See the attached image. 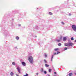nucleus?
<instances>
[{
	"label": "nucleus",
	"instance_id": "obj_26",
	"mask_svg": "<svg viewBox=\"0 0 76 76\" xmlns=\"http://www.w3.org/2000/svg\"><path fill=\"white\" fill-rule=\"evenodd\" d=\"M58 53H60V52H57V54H58Z\"/></svg>",
	"mask_w": 76,
	"mask_h": 76
},
{
	"label": "nucleus",
	"instance_id": "obj_3",
	"mask_svg": "<svg viewBox=\"0 0 76 76\" xmlns=\"http://www.w3.org/2000/svg\"><path fill=\"white\" fill-rule=\"evenodd\" d=\"M72 45H73V44L72 42H69V46H72Z\"/></svg>",
	"mask_w": 76,
	"mask_h": 76
},
{
	"label": "nucleus",
	"instance_id": "obj_25",
	"mask_svg": "<svg viewBox=\"0 0 76 76\" xmlns=\"http://www.w3.org/2000/svg\"><path fill=\"white\" fill-rule=\"evenodd\" d=\"M45 57H47V54H45Z\"/></svg>",
	"mask_w": 76,
	"mask_h": 76
},
{
	"label": "nucleus",
	"instance_id": "obj_22",
	"mask_svg": "<svg viewBox=\"0 0 76 76\" xmlns=\"http://www.w3.org/2000/svg\"><path fill=\"white\" fill-rule=\"evenodd\" d=\"M61 23L62 24V25H64V23L63 21L61 22Z\"/></svg>",
	"mask_w": 76,
	"mask_h": 76
},
{
	"label": "nucleus",
	"instance_id": "obj_14",
	"mask_svg": "<svg viewBox=\"0 0 76 76\" xmlns=\"http://www.w3.org/2000/svg\"><path fill=\"white\" fill-rule=\"evenodd\" d=\"M54 50H55V51H58V48L55 49Z\"/></svg>",
	"mask_w": 76,
	"mask_h": 76
},
{
	"label": "nucleus",
	"instance_id": "obj_8",
	"mask_svg": "<svg viewBox=\"0 0 76 76\" xmlns=\"http://www.w3.org/2000/svg\"><path fill=\"white\" fill-rule=\"evenodd\" d=\"M10 74V75H11V76H13V75H14V74L12 72H11Z\"/></svg>",
	"mask_w": 76,
	"mask_h": 76
},
{
	"label": "nucleus",
	"instance_id": "obj_30",
	"mask_svg": "<svg viewBox=\"0 0 76 76\" xmlns=\"http://www.w3.org/2000/svg\"><path fill=\"white\" fill-rule=\"evenodd\" d=\"M54 74H56V72H54Z\"/></svg>",
	"mask_w": 76,
	"mask_h": 76
},
{
	"label": "nucleus",
	"instance_id": "obj_32",
	"mask_svg": "<svg viewBox=\"0 0 76 76\" xmlns=\"http://www.w3.org/2000/svg\"><path fill=\"white\" fill-rule=\"evenodd\" d=\"M52 59H53V58H51V61H52Z\"/></svg>",
	"mask_w": 76,
	"mask_h": 76
},
{
	"label": "nucleus",
	"instance_id": "obj_7",
	"mask_svg": "<svg viewBox=\"0 0 76 76\" xmlns=\"http://www.w3.org/2000/svg\"><path fill=\"white\" fill-rule=\"evenodd\" d=\"M67 39V38L66 37H64L63 38V41H66V40Z\"/></svg>",
	"mask_w": 76,
	"mask_h": 76
},
{
	"label": "nucleus",
	"instance_id": "obj_6",
	"mask_svg": "<svg viewBox=\"0 0 76 76\" xmlns=\"http://www.w3.org/2000/svg\"><path fill=\"white\" fill-rule=\"evenodd\" d=\"M65 46H67V47H69V43H66L65 44Z\"/></svg>",
	"mask_w": 76,
	"mask_h": 76
},
{
	"label": "nucleus",
	"instance_id": "obj_10",
	"mask_svg": "<svg viewBox=\"0 0 76 76\" xmlns=\"http://www.w3.org/2000/svg\"><path fill=\"white\" fill-rule=\"evenodd\" d=\"M16 39H17V40H18L19 39V37H16Z\"/></svg>",
	"mask_w": 76,
	"mask_h": 76
},
{
	"label": "nucleus",
	"instance_id": "obj_17",
	"mask_svg": "<svg viewBox=\"0 0 76 76\" xmlns=\"http://www.w3.org/2000/svg\"><path fill=\"white\" fill-rule=\"evenodd\" d=\"M61 43H59L58 44V46H61Z\"/></svg>",
	"mask_w": 76,
	"mask_h": 76
},
{
	"label": "nucleus",
	"instance_id": "obj_1",
	"mask_svg": "<svg viewBox=\"0 0 76 76\" xmlns=\"http://www.w3.org/2000/svg\"><path fill=\"white\" fill-rule=\"evenodd\" d=\"M28 60L31 64L33 63V58L32 57H29L28 58Z\"/></svg>",
	"mask_w": 76,
	"mask_h": 76
},
{
	"label": "nucleus",
	"instance_id": "obj_33",
	"mask_svg": "<svg viewBox=\"0 0 76 76\" xmlns=\"http://www.w3.org/2000/svg\"><path fill=\"white\" fill-rule=\"evenodd\" d=\"M75 42H76V39L75 40Z\"/></svg>",
	"mask_w": 76,
	"mask_h": 76
},
{
	"label": "nucleus",
	"instance_id": "obj_27",
	"mask_svg": "<svg viewBox=\"0 0 76 76\" xmlns=\"http://www.w3.org/2000/svg\"><path fill=\"white\" fill-rule=\"evenodd\" d=\"M69 16H71V15H72L71 14H69Z\"/></svg>",
	"mask_w": 76,
	"mask_h": 76
},
{
	"label": "nucleus",
	"instance_id": "obj_23",
	"mask_svg": "<svg viewBox=\"0 0 76 76\" xmlns=\"http://www.w3.org/2000/svg\"><path fill=\"white\" fill-rule=\"evenodd\" d=\"M51 69H50L49 70V72H51Z\"/></svg>",
	"mask_w": 76,
	"mask_h": 76
},
{
	"label": "nucleus",
	"instance_id": "obj_5",
	"mask_svg": "<svg viewBox=\"0 0 76 76\" xmlns=\"http://www.w3.org/2000/svg\"><path fill=\"white\" fill-rule=\"evenodd\" d=\"M21 64L23 66H26V64H25V63L24 62H22Z\"/></svg>",
	"mask_w": 76,
	"mask_h": 76
},
{
	"label": "nucleus",
	"instance_id": "obj_20",
	"mask_svg": "<svg viewBox=\"0 0 76 76\" xmlns=\"http://www.w3.org/2000/svg\"><path fill=\"white\" fill-rule=\"evenodd\" d=\"M23 76H28V74H26V75H25Z\"/></svg>",
	"mask_w": 76,
	"mask_h": 76
},
{
	"label": "nucleus",
	"instance_id": "obj_13",
	"mask_svg": "<svg viewBox=\"0 0 76 76\" xmlns=\"http://www.w3.org/2000/svg\"><path fill=\"white\" fill-rule=\"evenodd\" d=\"M43 68H41V69L40 70L41 72H43Z\"/></svg>",
	"mask_w": 76,
	"mask_h": 76
},
{
	"label": "nucleus",
	"instance_id": "obj_24",
	"mask_svg": "<svg viewBox=\"0 0 76 76\" xmlns=\"http://www.w3.org/2000/svg\"><path fill=\"white\" fill-rule=\"evenodd\" d=\"M67 48H64V50H67Z\"/></svg>",
	"mask_w": 76,
	"mask_h": 76
},
{
	"label": "nucleus",
	"instance_id": "obj_9",
	"mask_svg": "<svg viewBox=\"0 0 76 76\" xmlns=\"http://www.w3.org/2000/svg\"><path fill=\"white\" fill-rule=\"evenodd\" d=\"M45 67H48L49 66V65L47 64H45Z\"/></svg>",
	"mask_w": 76,
	"mask_h": 76
},
{
	"label": "nucleus",
	"instance_id": "obj_16",
	"mask_svg": "<svg viewBox=\"0 0 76 76\" xmlns=\"http://www.w3.org/2000/svg\"><path fill=\"white\" fill-rule=\"evenodd\" d=\"M71 40L73 41V40H74V39H73V37H71Z\"/></svg>",
	"mask_w": 76,
	"mask_h": 76
},
{
	"label": "nucleus",
	"instance_id": "obj_21",
	"mask_svg": "<svg viewBox=\"0 0 76 76\" xmlns=\"http://www.w3.org/2000/svg\"><path fill=\"white\" fill-rule=\"evenodd\" d=\"M44 73H45V74H47V72L45 71H44Z\"/></svg>",
	"mask_w": 76,
	"mask_h": 76
},
{
	"label": "nucleus",
	"instance_id": "obj_31",
	"mask_svg": "<svg viewBox=\"0 0 76 76\" xmlns=\"http://www.w3.org/2000/svg\"><path fill=\"white\" fill-rule=\"evenodd\" d=\"M16 76H19V75H18L16 74Z\"/></svg>",
	"mask_w": 76,
	"mask_h": 76
},
{
	"label": "nucleus",
	"instance_id": "obj_11",
	"mask_svg": "<svg viewBox=\"0 0 76 76\" xmlns=\"http://www.w3.org/2000/svg\"><path fill=\"white\" fill-rule=\"evenodd\" d=\"M72 75H73V73H72L71 72L69 73V76H72Z\"/></svg>",
	"mask_w": 76,
	"mask_h": 76
},
{
	"label": "nucleus",
	"instance_id": "obj_2",
	"mask_svg": "<svg viewBox=\"0 0 76 76\" xmlns=\"http://www.w3.org/2000/svg\"><path fill=\"white\" fill-rule=\"evenodd\" d=\"M72 28L74 31H75L76 32V25H73L72 26Z\"/></svg>",
	"mask_w": 76,
	"mask_h": 76
},
{
	"label": "nucleus",
	"instance_id": "obj_15",
	"mask_svg": "<svg viewBox=\"0 0 76 76\" xmlns=\"http://www.w3.org/2000/svg\"><path fill=\"white\" fill-rule=\"evenodd\" d=\"M56 41H57V42H60V40H56Z\"/></svg>",
	"mask_w": 76,
	"mask_h": 76
},
{
	"label": "nucleus",
	"instance_id": "obj_18",
	"mask_svg": "<svg viewBox=\"0 0 76 76\" xmlns=\"http://www.w3.org/2000/svg\"><path fill=\"white\" fill-rule=\"evenodd\" d=\"M44 61L45 63H47V61H46V60H44Z\"/></svg>",
	"mask_w": 76,
	"mask_h": 76
},
{
	"label": "nucleus",
	"instance_id": "obj_19",
	"mask_svg": "<svg viewBox=\"0 0 76 76\" xmlns=\"http://www.w3.org/2000/svg\"><path fill=\"white\" fill-rule=\"evenodd\" d=\"M12 64L13 65H15V62H12Z\"/></svg>",
	"mask_w": 76,
	"mask_h": 76
},
{
	"label": "nucleus",
	"instance_id": "obj_4",
	"mask_svg": "<svg viewBox=\"0 0 76 76\" xmlns=\"http://www.w3.org/2000/svg\"><path fill=\"white\" fill-rule=\"evenodd\" d=\"M17 69L18 70V72H19V73H20V68H19V67H17Z\"/></svg>",
	"mask_w": 76,
	"mask_h": 76
},
{
	"label": "nucleus",
	"instance_id": "obj_29",
	"mask_svg": "<svg viewBox=\"0 0 76 76\" xmlns=\"http://www.w3.org/2000/svg\"><path fill=\"white\" fill-rule=\"evenodd\" d=\"M55 54H56V53H54V55H55Z\"/></svg>",
	"mask_w": 76,
	"mask_h": 76
},
{
	"label": "nucleus",
	"instance_id": "obj_28",
	"mask_svg": "<svg viewBox=\"0 0 76 76\" xmlns=\"http://www.w3.org/2000/svg\"><path fill=\"white\" fill-rule=\"evenodd\" d=\"M36 75H38V73H36Z\"/></svg>",
	"mask_w": 76,
	"mask_h": 76
},
{
	"label": "nucleus",
	"instance_id": "obj_12",
	"mask_svg": "<svg viewBox=\"0 0 76 76\" xmlns=\"http://www.w3.org/2000/svg\"><path fill=\"white\" fill-rule=\"evenodd\" d=\"M49 13L50 15H53V13L51 12H49Z\"/></svg>",
	"mask_w": 76,
	"mask_h": 76
}]
</instances>
